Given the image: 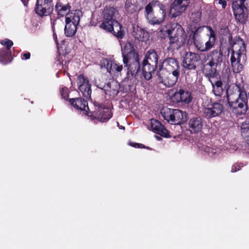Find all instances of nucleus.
<instances>
[{"label":"nucleus","mask_w":249,"mask_h":249,"mask_svg":"<svg viewBox=\"0 0 249 249\" xmlns=\"http://www.w3.org/2000/svg\"><path fill=\"white\" fill-rule=\"evenodd\" d=\"M150 125L154 133L165 138L170 137L169 131L160 121L151 119H150Z\"/></svg>","instance_id":"a878e982"},{"label":"nucleus","mask_w":249,"mask_h":249,"mask_svg":"<svg viewBox=\"0 0 249 249\" xmlns=\"http://www.w3.org/2000/svg\"><path fill=\"white\" fill-rule=\"evenodd\" d=\"M76 83L78 89L83 96L91 100V85L89 83V79L83 74H81L77 76Z\"/></svg>","instance_id":"2eb2a0df"},{"label":"nucleus","mask_w":249,"mask_h":249,"mask_svg":"<svg viewBox=\"0 0 249 249\" xmlns=\"http://www.w3.org/2000/svg\"><path fill=\"white\" fill-rule=\"evenodd\" d=\"M204 59L208 60L211 65H220L223 61V53L220 48L210 52Z\"/></svg>","instance_id":"5701e85b"},{"label":"nucleus","mask_w":249,"mask_h":249,"mask_svg":"<svg viewBox=\"0 0 249 249\" xmlns=\"http://www.w3.org/2000/svg\"><path fill=\"white\" fill-rule=\"evenodd\" d=\"M69 89L66 87H62L60 89V94L63 99L68 100L69 97Z\"/></svg>","instance_id":"ea45409f"},{"label":"nucleus","mask_w":249,"mask_h":249,"mask_svg":"<svg viewBox=\"0 0 249 249\" xmlns=\"http://www.w3.org/2000/svg\"><path fill=\"white\" fill-rule=\"evenodd\" d=\"M200 59V55L197 53L191 52H186L183 56V66L189 70H195L199 64Z\"/></svg>","instance_id":"dca6fc26"},{"label":"nucleus","mask_w":249,"mask_h":249,"mask_svg":"<svg viewBox=\"0 0 249 249\" xmlns=\"http://www.w3.org/2000/svg\"><path fill=\"white\" fill-rule=\"evenodd\" d=\"M132 35L135 39L142 42L146 41L149 37L148 33L138 26L133 27Z\"/></svg>","instance_id":"bb28decb"},{"label":"nucleus","mask_w":249,"mask_h":249,"mask_svg":"<svg viewBox=\"0 0 249 249\" xmlns=\"http://www.w3.org/2000/svg\"><path fill=\"white\" fill-rule=\"evenodd\" d=\"M159 77L160 82L167 88L173 87L178 81L180 71L172 72L159 71Z\"/></svg>","instance_id":"ddd939ff"},{"label":"nucleus","mask_w":249,"mask_h":249,"mask_svg":"<svg viewBox=\"0 0 249 249\" xmlns=\"http://www.w3.org/2000/svg\"><path fill=\"white\" fill-rule=\"evenodd\" d=\"M50 20H51V23L52 26V30H55V25L56 24V22L57 21L59 20V17L55 18L54 17L51 16L50 17Z\"/></svg>","instance_id":"a19ab883"},{"label":"nucleus","mask_w":249,"mask_h":249,"mask_svg":"<svg viewBox=\"0 0 249 249\" xmlns=\"http://www.w3.org/2000/svg\"><path fill=\"white\" fill-rule=\"evenodd\" d=\"M227 100L228 101V103L229 106H230L232 103H237V104H240L241 103V101H239L240 100L239 98V93L236 95H235L233 93H231L230 91L227 90Z\"/></svg>","instance_id":"473e14b6"},{"label":"nucleus","mask_w":249,"mask_h":249,"mask_svg":"<svg viewBox=\"0 0 249 249\" xmlns=\"http://www.w3.org/2000/svg\"><path fill=\"white\" fill-rule=\"evenodd\" d=\"M138 148H147V149H149V148L148 147H146L143 144L140 143V146H139V147H138Z\"/></svg>","instance_id":"09e8293b"},{"label":"nucleus","mask_w":249,"mask_h":249,"mask_svg":"<svg viewBox=\"0 0 249 249\" xmlns=\"http://www.w3.org/2000/svg\"><path fill=\"white\" fill-rule=\"evenodd\" d=\"M209 81L212 85L213 92L214 94L216 96H221L224 91L222 87L223 83L221 80H217L214 82H213L211 79Z\"/></svg>","instance_id":"c756f323"},{"label":"nucleus","mask_w":249,"mask_h":249,"mask_svg":"<svg viewBox=\"0 0 249 249\" xmlns=\"http://www.w3.org/2000/svg\"><path fill=\"white\" fill-rule=\"evenodd\" d=\"M160 113L163 118L171 124L180 125L187 121V113L179 109L163 107Z\"/></svg>","instance_id":"0eeeda50"},{"label":"nucleus","mask_w":249,"mask_h":249,"mask_svg":"<svg viewBox=\"0 0 249 249\" xmlns=\"http://www.w3.org/2000/svg\"><path fill=\"white\" fill-rule=\"evenodd\" d=\"M69 101L71 105L76 110L84 111L87 115L90 111L87 101L82 97L70 98Z\"/></svg>","instance_id":"393cba45"},{"label":"nucleus","mask_w":249,"mask_h":249,"mask_svg":"<svg viewBox=\"0 0 249 249\" xmlns=\"http://www.w3.org/2000/svg\"><path fill=\"white\" fill-rule=\"evenodd\" d=\"M207 26H202L198 27L195 31H192V34H193V40L194 44H195V42H199L197 40L196 38L199 37L200 36V34L203 31L205 28H206Z\"/></svg>","instance_id":"72a5a7b5"},{"label":"nucleus","mask_w":249,"mask_h":249,"mask_svg":"<svg viewBox=\"0 0 249 249\" xmlns=\"http://www.w3.org/2000/svg\"><path fill=\"white\" fill-rule=\"evenodd\" d=\"M174 71H180L179 62L175 58H166L160 64L159 71L172 72Z\"/></svg>","instance_id":"a211bd4d"},{"label":"nucleus","mask_w":249,"mask_h":249,"mask_svg":"<svg viewBox=\"0 0 249 249\" xmlns=\"http://www.w3.org/2000/svg\"><path fill=\"white\" fill-rule=\"evenodd\" d=\"M247 0H231L232 8L235 19L245 23L248 18V12L246 8Z\"/></svg>","instance_id":"1a4fd4ad"},{"label":"nucleus","mask_w":249,"mask_h":249,"mask_svg":"<svg viewBox=\"0 0 249 249\" xmlns=\"http://www.w3.org/2000/svg\"><path fill=\"white\" fill-rule=\"evenodd\" d=\"M66 18H68L70 19L71 21L72 22L73 24L76 25H78L80 21V17L79 16L75 15V14H73L72 13H69L66 17Z\"/></svg>","instance_id":"f704fd0d"},{"label":"nucleus","mask_w":249,"mask_h":249,"mask_svg":"<svg viewBox=\"0 0 249 249\" xmlns=\"http://www.w3.org/2000/svg\"><path fill=\"white\" fill-rule=\"evenodd\" d=\"M60 22L62 24H63V22H62L61 21H60Z\"/></svg>","instance_id":"3c124183"},{"label":"nucleus","mask_w":249,"mask_h":249,"mask_svg":"<svg viewBox=\"0 0 249 249\" xmlns=\"http://www.w3.org/2000/svg\"><path fill=\"white\" fill-rule=\"evenodd\" d=\"M241 133L246 142L249 145V126L242 127Z\"/></svg>","instance_id":"e433bc0d"},{"label":"nucleus","mask_w":249,"mask_h":249,"mask_svg":"<svg viewBox=\"0 0 249 249\" xmlns=\"http://www.w3.org/2000/svg\"><path fill=\"white\" fill-rule=\"evenodd\" d=\"M54 8L57 16L60 18L66 17L71 11V7L68 0H58Z\"/></svg>","instance_id":"412c9836"},{"label":"nucleus","mask_w":249,"mask_h":249,"mask_svg":"<svg viewBox=\"0 0 249 249\" xmlns=\"http://www.w3.org/2000/svg\"><path fill=\"white\" fill-rule=\"evenodd\" d=\"M102 89L104 90L105 93L106 95H109V96H115L119 93L118 89L112 88L110 83L105 85Z\"/></svg>","instance_id":"2f4dec72"},{"label":"nucleus","mask_w":249,"mask_h":249,"mask_svg":"<svg viewBox=\"0 0 249 249\" xmlns=\"http://www.w3.org/2000/svg\"><path fill=\"white\" fill-rule=\"evenodd\" d=\"M123 62L124 67L127 69V76L128 80L136 78L140 71L141 65L139 53L135 50L133 44L126 43L122 52Z\"/></svg>","instance_id":"f257e3e1"},{"label":"nucleus","mask_w":249,"mask_h":249,"mask_svg":"<svg viewBox=\"0 0 249 249\" xmlns=\"http://www.w3.org/2000/svg\"><path fill=\"white\" fill-rule=\"evenodd\" d=\"M66 25L64 28L65 35L67 37L73 36L77 32V26L68 18H66Z\"/></svg>","instance_id":"c85d7f7f"},{"label":"nucleus","mask_w":249,"mask_h":249,"mask_svg":"<svg viewBox=\"0 0 249 249\" xmlns=\"http://www.w3.org/2000/svg\"><path fill=\"white\" fill-rule=\"evenodd\" d=\"M117 126L119 127V128L120 129H124V127L122 126V125H120L119 123L118 122H117Z\"/></svg>","instance_id":"8fccbe9b"},{"label":"nucleus","mask_w":249,"mask_h":249,"mask_svg":"<svg viewBox=\"0 0 249 249\" xmlns=\"http://www.w3.org/2000/svg\"><path fill=\"white\" fill-rule=\"evenodd\" d=\"M159 58L157 52L154 49H150L146 52L142 64V73L145 80L148 81L152 78L157 68Z\"/></svg>","instance_id":"423d86ee"},{"label":"nucleus","mask_w":249,"mask_h":249,"mask_svg":"<svg viewBox=\"0 0 249 249\" xmlns=\"http://www.w3.org/2000/svg\"><path fill=\"white\" fill-rule=\"evenodd\" d=\"M116 11V9L113 7L106 6L103 12V20L99 26L101 29H107L108 24L110 25L114 21H116L114 18Z\"/></svg>","instance_id":"6ab92c4d"},{"label":"nucleus","mask_w":249,"mask_h":249,"mask_svg":"<svg viewBox=\"0 0 249 249\" xmlns=\"http://www.w3.org/2000/svg\"><path fill=\"white\" fill-rule=\"evenodd\" d=\"M107 29H104L107 32L112 33L117 38L122 39L124 37L125 32L123 26L117 21H114L110 25H107Z\"/></svg>","instance_id":"b1692460"},{"label":"nucleus","mask_w":249,"mask_h":249,"mask_svg":"<svg viewBox=\"0 0 249 249\" xmlns=\"http://www.w3.org/2000/svg\"><path fill=\"white\" fill-rule=\"evenodd\" d=\"M241 167L242 166L240 164L236 163L232 166L231 172L232 173H234L238 171H239Z\"/></svg>","instance_id":"79ce46f5"},{"label":"nucleus","mask_w":249,"mask_h":249,"mask_svg":"<svg viewBox=\"0 0 249 249\" xmlns=\"http://www.w3.org/2000/svg\"><path fill=\"white\" fill-rule=\"evenodd\" d=\"M206 28L209 31V34H207L208 40L205 42V45L199 42H195L196 48L200 52H204L211 50L214 45L216 41V34L215 31L212 27L207 26Z\"/></svg>","instance_id":"f3484780"},{"label":"nucleus","mask_w":249,"mask_h":249,"mask_svg":"<svg viewBox=\"0 0 249 249\" xmlns=\"http://www.w3.org/2000/svg\"><path fill=\"white\" fill-rule=\"evenodd\" d=\"M31 53L29 52L24 53L21 54L22 59L27 60L30 59Z\"/></svg>","instance_id":"37998d69"},{"label":"nucleus","mask_w":249,"mask_h":249,"mask_svg":"<svg viewBox=\"0 0 249 249\" xmlns=\"http://www.w3.org/2000/svg\"><path fill=\"white\" fill-rule=\"evenodd\" d=\"M165 31L169 38L167 50L173 53L178 50L185 43L186 35L183 28L178 23L165 27Z\"/></svg>","instance_id":"7ed1b4c3"},{"label":"nucleus","mask_w":249,"mask_h":249,"mask_svg":"<svg viewBox=\"0 0 249 249\" xmlns=\"http://www.w3.org/2000/svg\"><path fill=\"white\" fill-rule=\"evenodd\" d=\"M11 51H7L3 49H0V62L3 64H7L12 61Z\"/></svg>","instance_id":"7c9ffc66"},{"label":"nucleus","mask_w":249,"mask_h":249,"mask_svg":"<svg viewBox=\"0 0 249 249\" xmlns=\"http://www.w3.org/2000/svg\"><path fill=\"white\" fill-rule=\"evenodd\" d=\"M53 10V0H37L34 11L38 16L43 17L50 15Z\"/></svg>","instance_id":"f8f14e48"},{"label":"nucleus","mask_w":249,"mask_h":249,"mask_svg":"<svg viewBox=\"0 0 249 249\" xmlns=\"http://www.w3.org/2000/svg\"><path fill=\"white\" fill-rule=\"evenodd\" d=\"M201 12L198 10L195 11L192 14V18L193 19V21L195 23L198 22L201 18Z\"/></svg>","instance_id":"58836bf2"},{"label":"nucleus","mask_w":249,"mask_h":249,"mask_svg":"<svg viewBox=\"0 0 249 249\" xmlns=\"http://www.w3.org/2000/svg\"><path fill=\"white\" fill-rule=\"evenodd\" d=\"M144 16L150 24L160 25L166 18V6L159 0H152L145 7Z\"/></svg>","instance_id":"20e7f679"},{"label":"nucleus","mask_w":249,"mask_h":249,"mask_svg":"<svg viewBox=\"0 0 249 249\" xmlns=\"http://www.w3.org/2000/svg\"><path fill=\"white\" fill-rule=\"evenodd\" d=\"M238 93H239V98L241 101L240 104L237 103H232L229 106L232 111L238 115L245 114L248 109V95L247 91L245 90L244 88H241L240 86H237Z\"/></svg>","instance_id":"6e6552de"},{"label":"nucleus","mask_w":249,"mask_h":249,"mask_svg":"<svg viewBox=\"0 0 249 249\" xmlns=\"http://www.w3.org/2000/svg\"><path fill=\"white\" fill-rule=\"evenodd\" d=\"M233 48L231 49L230 61L233 71L234 73H239L244 69V65L241 62V57L243 53H246V46L242 38L240 36L234 38Z\"/></svg>","instance_id":"39448f33"},{"label":"nucleus","mask_w":249,"mask_h":249,"mask_svg":"<svg viewBox=\"0 0 249 249\" xmlns=\"http://www.w3.org/2000/svg\"><path fill=\"white\" fill-rule=\"evenodd\" d=\"M124 8L127 15L136 20L141 8L138 2V0H126Z\"/></svg>","instance_id":"aec40b11"},{"label":"nucleus","mask_w":249,"mask_h":249,"mask_svg":"<svg viewBox=\"0 0 249 249\" xmlns=\"http://www.w3.org/2000/svg\"><path fill=\"white\" fill-rule=\"evenodd\" d=\"M170 98L174 103H181L185 104H190L193 99L191 92L188 91L187 88L182 87L177 88Z\"/></svg>","instance_id":"9d476101"},{"label":"nucleus","mask_w":249,"mask_h":249,"mask_svg":"<svg viewBox=\"0 0 249 249\" xmlns=\"http://www.w3.org/2000/svg\"><path fill=\"white\" fill-rule=\"evenodd\" d=\"M223 106L219 103L215 102L203 108V116L207 119H211L219 116L223 111Z\"/></svg>","instance_id":"4468645a"},{"label":"nucleus","mask_w":249,"mask_h":249,"mask_svg":"<svg viewBox=\"0 0 249 249\" xmlns=\"http://www.w3.org/2000/svg\"><path fill=\"white\" fill-rule=\"evenodd\" d=\"M218 1V3L222 5L223 9H225L227 6V1L225 0H215Z\"/></svg>","instance_id":"c03bdc74"},{"label":"nucleus","mask_w":249,"mask_h":249,"mask_svg":"<svg viewBox=\"0 0 249 249\" xmlns=\"http://www.w3.org/2000/svg\"><path fill=\"white\" fill-rule=\"evenodd\" d=\"M129 145L135 148H137L140 146V143L135 142H129Z\"/></svg>","instance_id":"49530a36"},{"label":"nucleus","mask_w":249,"mask_h":249,"mask_svg":"<svg viewBox=\"0 0 249 249\" xmlns=\"http://www.w3.org/2000/svg\"><path fill=\"white\" fill-rule=\"evenodd\" d=\"M53 39L54 40L55 42L58 44V40H57V35H56V34L55 32V30H53Z\"/></svg>","instance_id":"a18cd8bd"},{"label":"nucleus","mask_w":249,"mask_h":249,"mask_svg":"<svg viewBox=\"0 0 249 249\" xmlns=\"http://www.w3.org/2000/svg\"><path fill=\"white\" fill-rule=\"evenodd\" d=\"M92 103L95 110L89 111L87 114L88 117L102 123H106L112 117L113 112L111 109L112 103L109 100L106 99L103 94L97 96Z\"/></svg>","instance_id":"f03ea898"},{"label":"nucleus","mask_w":249,"mask_h":249,"mask_svg":"<svg viewBox=\"0 0 249 249\" xmlns=\"http://www.w3.org/2000/svg\"><path fill=\"white\" fill-rule=\"evenodd\" d=\"M188 130L191 134H196L200 132L204 125V121L200 117H194L188 120Z\"/></svg>","instance_id":"4be33fe9"},{"label":"nucleus","mask_w":249,"mask_h":249,"mask_svg":"<svg viewBox=\"0 0 249 249\" xmlns=\"http://www.w3.org/2000/svg\"><path fill=\"white\" fill-rule=\"evenodd\" d=\"M123 69V65H119L116 63H112L111 64V66L109 70H108L109 73L115 72H120Z\"/></svg>","instance_id":"4c0bfd02"},{"label":"nucleus","mask_w":249,"mask_h":249,"mask_svg":"<svg viewBox=\"0 0 249 249\" xmlns=\"http://www.w3.org/2000/svg\"><path fill=\"white\" fill-rule=\"evenodd\" d=\"M246 6V8H247V12L248 13L249 12V0H247Z\"/></svg>","instance_id":"de8ad7c7"},{"label":"nucleus","mask_w":249,"mask_h":249,"mask_svg":"<svg viewBox=\"0 0 249 249\" xmlns=\"http://www.w3.org/2000/svg\"><path fill=\"white\" fill-rule=\"evenodd\" d=\"M217 66L214 64L211 65L209 62H207L204 65L203 72L205 76L208 77L209 80L217 76Z\"/></svg>","instance_id":"cd10ccee"},{"label":"nucleus","mask_w":249,"mask_h":249,"mask_svg":"<svg viewBox=\"0 0 249 249\" xmlns=\"http://www.w3.org/2000/svg\"><path fill=\"white\" fill-rule=\"evenodd\" d=\"M0 44L6 47V48H2L1 49L7 50V51H11V48L13 45V42L12 40L5 38L3 40L0 41Z\"/></svg>","instance_id":"c9c22d12"},{"label":"nucleus","mask_w":249,"mask_h":249,"mask_svg":"<svg viewBox=\"0 0 249 249\" xmlns=\"http://www.w3.org/2000/svg\"><path fill=\"white\" fill-rule=\"evenodd\" d=\"M191 0H174L171 4L169 16L175 18L180 16L189 6Z\"/></svg>","instance_id":"9b49d317"}]
</instances>
